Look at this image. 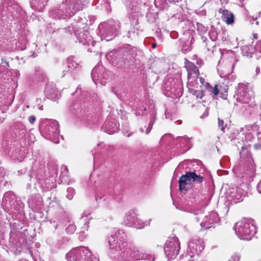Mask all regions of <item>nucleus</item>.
<instances>
[{"label":"nucleus","mask_w":261,"mask_h":261,"mask_svg":"<svg viewBox=\"0 0 261 261\" xmlns=\"http://www.w3.org/2000/svg\"><path fill=\"white\" fill-rule=\"evenodd\" d=\"M126 235L122 230H118L109 239L111 254L120 260L134 261L140 260L141 253L136 248L128 245Z\"/></svg>","instance_id":"obj_1"},{"label":"nucleus","mask_w":261,"mask_h":261,"mask_svg":"<svg viewBox=\"0 0 261 261\" xmlns=\"http://www.w3.org/2000/svg\"><path fill=\"white\" fill-rule=\"evenodd\" d=\"M83 0H65L50 12L55 18L61 19L64 17H71L77 12L83 9Z\"/></svg>","instance_id":"obj_2"},{"label":"nucleus","mask_w":261,"mask_h":261,"mask_svg":"<svg viewBox=\"0 0 261 261\" xmlns=\"http://www.w3.org/2000/svg\"><path fill=\"white\" fill-rule=\"evenodd\" d=\"M238 237L244 240H250L257 232L254 220L250 218H243L237 222L234 227Z\"/></svg>","instance_id":"obj_3"},{"label":"nucleus","mask_w":261,"mask_h":261,"mask_svg":"<svg viewBox=\"0 0 261 261\" xmlns=\"http://www.w3.org/2000/svg\"><path fill=\"white\" fill-rule=\"evenodd\" d=\"M120 29V22L113 19L100 23L98 28L101 38L107 41L112 40Z\"/></svg>","instance_id":"obj_4"},{"label":"nucleus","mask_w":261,"mask_h":261,"mask_svg":"<svg viewBox=\"0 0 261 261\" xmlns=\"http://www.w3.org/2000/svg\"><path fill=\"white\" fill-rule=\"evenodd\" d=\"M40 130L46 139L56 143L58 142L59 125L55 120H44L40 125Z\"/></svg>","instance_id":"obj_5"},{"label":"nucleus","mask_w":261,"mask_h":261,"mask_svg":"<svg viewBox=\"0 0 261 261\" xmlns=\"http://www.w3.org/2000/svg\"><path fill=\"white\" fill-rule=\"evenodd\" d=\"M68 261H99L92 256L91 251L87 247L80 246L71 250L66 255Z\"/></svg>","instance_id":"obj_6"},{"label":"nucleus","mask_w":261,"mask_h":261,"mask_svg":"<svg viewBox=\"0 0 261 261\" xmlns=\"http://www.w3.org/2000/svg\"><path fill=\"white\" fill-rule=\"evenodd\" d=\"M236 100L240 103L248 104L253 97L251 85L248 83H239L236 92Z\"/></svg>","instance_id":"obj_7"},{"label":"nucleus","mask_w":261,"mask_h":261,"mask_svg":"<svg viewBox=\"0 0 261 261\" xmlns=\"http://www.w3.org/2000/svg\"><path fill=\"white\" fill-rule=\"evenodd\" d=\"M203 181V177L200 174H198L195 171L186 172L179 178L178 185L180 191L187 190L186 186L191 184H201Z\"/></svg>","instance_id":"obj_8"},{"label":"nucleus","mask_w":261,"mask_h":261,"mask_svg":"<svg viewBox=\"0 0 261 261\" xmlns=\"http://www.w3.org/2000/svg\"><path fill=\"white\" fill-rule=\"evenodd\" d=\"M180 250V243L178 238L174 237L168 239L164 247L165 253L168 259H174Z\"/></svg>","instance_id":"obj_9"},{"label":"nucleus","mask_w":261,"mask_h":261,"mask_svg":"<svg viewBox=\"0 0 261 261\" xmlns=\"http://www.w3.org/2000/svg\"><path fill=\"white\" fill-rule=\"evenodd\" d=\"M124 222L126 225L137 229H142L149 224V221L143 222L138 218L137 213L134 210H130L126 213Z\"/></svg>","instance_id":"obj_10"},{"label":"nucleus","mask_w":261,"mask_h":261,"mask_svg":"<svg viewBox=\"0 0 261 261\" xmlns=\"http://www.w3.org/2000/svg\"><path fill=\"white\" fill-rule=\"evenodd\" d=\"M164 87L169 96H180L182 94V85L177 80H166L164 81Z\"/></svg>","instance_id":"obj_11"},{"label":"nucleus","mask_w":261,"mask_h":261,"mask_svg":"<svg viewBox=\"0 0 261 261\" xmlns=\"http://www.w3.org/2000/svg\"><path fill=\"white\" fill-rule=\"evenodd\" d=\"M188 248L191 257H193L195 254H198L204 248L203 241L200 239H193L188 244Z\"/></svg>","instance_id":"obj_12"},{"label":"nucleus","mask_w":261,"mask_h":261,"mask_svg":"<svg viewBox=\"0 0 261 261\" xmlns=\"http://www.w3.org/2000/svg\"><path fill=\"white\" fill-rule=\"evenodd\" d=\"M220 218L216 212H212L207 216H205L203 220L200 222L202 227L207 229L213 226V224L219 222Z\"/></svg>","instance_id":"obj_13"},{"label":"nucleus","mask_w":261,"mask_h":261,"mask_svg":"<svg viewBox=\"0 0 261 261\" xmlns=\"http://www.w3.org/2000/svg\"><path fill=\"white\" fill-rule=\"evenodd\" d=\"M121 59L124 64L132 61L137 56L135 48L131 47L129 45H126L125 47L121 48Z\"/></svg>","instance_id":"obj_14"},{"label":"nucleus","mask_w":261,"mask_h":261,"mask_svg":"<svg viewBox=\"0 0 261 261\" xmlns=\"http://www.w3.org/2000/svg\"><path fill=\"white\" fill-rule=\"evenodd\" d=\"M245 141L242 140V143L238 141L239 144H242L241 147V150L240 151L241 158H244L246 155H247L249 152V145L247 144L248 141H251L253 139V136L251 133H247L245 136Z\"/></svg>","instance_id":"obj_15"},{"label":"nucleus","mask_w":261,"mask_h":261,"mask_svg":"<svg viewBox=\"0 0 261 261\" xmlns=\"http://www.w3.org/2000/svg\"><path fill=\"white\" fill-rule=\"evenodd\" d=\"M105 70L104 67L99 65V63L92 69L91 76L94 82L96 83L99 80L107 79L106 74L103 73Z\"/></svg>","instance_id":"obj_16"},{"label":"nucleus","mask_w":261,"mask_h":261,"mask_svg":"<svg viewBox=\"0 0 261 261\" xmlns=\"http://www.w3.org/2000/svg\"><path fill=\"white\" fill-rule=\"evenodd\" d=\"M106 58L111 63L115 65H118L120 63L122 62L121 49L108 53L106 55Z\"/></svg>","instance_id":"obj_17"},{"label":"nucleus","mask_w":261,"mask_h":261,"mask_svg":"<svg viewBox=\"0 0 261 261\" xmlns=\"http://www.w3.org/2000/svg\"><path fill=\"white\" fill-rule=\"evenodd\" d=\"M185 66L188 72V79L189 77H197L199 75V70L195 65L189 61L187 59H185Z\"/></svg>","instance_id":"obj_18"},{"label":"nucleus","mask_w":261,"mask_h":261,"mask_svg":"<svg viewBox=\"0 0 261 261\" xmlns=\"http://www.w3.org/2000/svg\"><path fill=\"white\" fill-rule=\"evenodd\" d=\"M44 92L48 98L55 101L59 98L58 91L57 90L55 85L54 84H46Z\"/></svg>","instance_id":"obj_19"},{"label":"nucleus","mask_w":261,"mask_h":261,"mask_svg":"<svg viewBox=\"0 0 261 261\" xmlns=\"http://www.w3.org/2000/svg\"><path fill=\"white\" fill-rule=\"evenodd\" d=\"M241 50L243 56L249 58H252L255 56L256 58L260 57V55H256L255 48L254 47L253 43L249 45H244L241 47Z\"/></svg>","instance_id":"obj_20"},{"label":"nucleus","mask_w":261,"mask_h":261,"mask_svg":"<svg viewBox=\"0 0 261 261\" xmlns=\"http://www.w3.org/2000/svg\"><path fill=\"white\" fill-rule=\"evenodd\" d=\"M77 39L80 43H81L85 45H92L94 46V42L92 38L87 32H84L82 34H80Z\"/></svg>","instance_id":"obj_21"},{"label":"nucleus","mask_w":261,"mask_h":261,"mask_svg":"<svg viewBox=\"0 0 261 261\" xmlns=\"http://www.w3.org/2000/svg\"><path fill=\"white\" fill-rule=\"evenodd\" d=\"M13 132L16 137H23L26 133L25 126L20 122H15L13 125Z\"/></svg>","instance_id":"obj_22"},{"label":"nucleus","mask_w":261,"mask_h":261,"mask_svg":"<svg viewBox=\"0 0 261 261\" xmlns=\"http://www.w3.org/2000/svg\"><path fill=\"white\" fill-rule=\"evenodd\" d=\"M67 66L66 68H68L70 71L81 67L80 62L75 59L74 56H70L67 59Z\"/></svg>","instance_id":"obj_23"},{"label":"nucleus","mask_w":261,"mask_h":261,"mask_svg":"<svg viewBox=\"0 0 261 261\" xmlns=\"http://www.w3.org/2000/svg\"><path fill=\"white\" fill-rule=\"evenodd\" d=\"M48 0H30L31 8L36 11H40L44 8Z\"/></svg>","instance_id":"obj_24"},{"label":"nucleus","mask_w":261,"mask_h":261,"mask_svg":"<svg viewBox=\"0 0 261 261\" xmlns=\"http://www.w3.org/2000/svg\"><path fill=\"white\" fill-rule=\"evenodd\" d=\"M103 128L106 129L108 134H112L117 131L118 126L116 123H113V122L107 120L103 125Z\"/></svg>","instance_id":"obj_25"},{"label":"nucleus","mask_w":261,"mask_h":261,"mask_svg":"<svg viewBox=\"0 0 261 261\" xmlns=\"http://www.w3.org/2000/svg\"><path fill=\"white\" fill-rule=\"evenodd\" d=\"M222 17L227 24H231L234 22L233 13L227 10L223 11Z\"/></svg>","instance_id":"obj_26"},{"label":"nucleus","mask_w":261,"mask_h":261,"mask_svg":"<svg viewBox=\"0 0 261 261\" xmlns=\"http://www.w3.org/2000/svg\"><path fill=\"white\" fill-rule=\"evenodd\" d=\"M244 191L241 188H237L235 189V192H231L230 196L231 197L235 200V202H238L240 201H242V197L244 195Z\"/></svg>","instance_id":"obj_27"},{"label":"nucleus","mask_w":261,"mask_h":261,"mask_svg":"<svg viewBox=\"0 0 261 261\" xmlns=\"http://www.w3.org/2000/svg\"><path fill=\"white\" fill-rule=\"evenodd\" d=\"M33 78L35 81L45 82L46 79V76L41 70L38 69L36 70Z\"/></svg>","instance_id":"obj_28"},{"label":"nucleus","mask_w":261,"mask_h":261,"mask_svg":"<svg viewBox=\"0 0 261 261\" xmlns=\"http://www.w3.org/2000/svg\"><path fill=\"white\" fill-rule=\"evenodd\" d=\"M188 86L189 91L190 88L195 89L196 88L199 87L198 76H197V77H189V79H188Z\"/></svg>","instance_id":"obj_29"},{"label":"nucleus","mask_w":261,"mask_h":261,"mask_svg":"<svg viewBox=\"0 0 261 261\" xmlns=\"http://www.w3.org/2000/svg\"><path fill=\"white\" fill-rule=\"evenodd\" d=\"M4 198L6 200H9L10 204L13 203L14 204V201H17V198L16 197V195L12 191H8L5 193L4 195Z\"/></svg>","instance_id":"obj_30"},{"label":"nucleus","mask_w":261,"mask_h":261,"mask_svg":"<svg viewBox=\"0 0 261 261\" xmlns=\"http://www.w3.org/2000/svg\"><path fill=\"white\" fill-rule=\"evenodd\" d=\"M240 134L237 130H233L231 132L228 136L230 141L237 140V142H235L234 143L238 148H239V144L238 143V141H239L238 140L240 139Z\"/></svg>","instance_id":"obj_31"},{"label":"nucleus","mask_w":261,"mask_h":261,"mask_svg":"<svg viewBox=\"0 0 261 261\" xmlns=\"http://www.w3.org/2000/svg\"><path fill=\"white\" fill-rule=\"evenodd\" d=\"M154 122V119L153 116L152 115L150 118V122L148 123V126L146 127V126L144 127V128H140V130L142 133L145 132V128L146 129L145 133L146 134H148L150 132L151 129H152V125Z\"/></svg>","instance_id":"obj_32"},{"label":"nucleus","mask_w":261,"mask_h":261,"mask_svg":"<svg viewBox=\"0 0 261 261\" xmlns=\"http://www.w3.org/2000/svg\"><path fill=\"white\" fill-rule=\"evenodd\" d=\"M192 49L191 41L186 40L182 45V52L186 54Z\"/></svg>","instance_id":"obj_33"},{"label":"nucleus","mask_w":261,"mask_h":261,"mask_svg":"<svg viewBox=\"0 0 261 261\" xmlns=\"http://www.w3.org/2000/svg\"><path fill=\"white\" fill-rule=\"evenodd\" d=\"M192 95L195 96L197 98L201 99L204 95L202 89L196 90L193 88H190L189 91Z\"/></svg>","instance_id":"obj_34"},{"label":"nucleus","mask_w":261,"mask_h":261,"mask_svg":"<svg viewBox=\"0 0 261 261\" xmlns=\"http://www.w3.org/2000/svg\"><path fill=\"white\" fill-rule=\"evenodd\" d=\"M205 87L209 92L213 93L214 95H217L218 94L219 91L217 88V85H216L215 87L213 88L209 83H206Z\"/></svg>","instance_id":"obj_35"},{"label":"nucleus","mask_w":261,"mask_h":261,"mask_svg":"<svg viewBox=\"0 0 261 261\" xmlns=\"http://www.w3.org/2000/svg\"><path fill=\"white\" fill-rule=\"evenodd\" d=\"M177 141L180 143V147H184L189 143V139L187 137H180L177 138Z\"/></svg>","instance_id":"obj_36"},{"label":"nucleus","mask_w":261,"mask_h":261,"mask_svg":"<svg viewBox=\"0 0 261 261\" xmlns=\"http://www.w3.org/2000/svg\"><path fill=\"white\" fill-rule=\"evenodd\" d=\"M140 259L147 261H154V257L151 254L146 253H141Z\"/></svg>","instance_id":"obj_37"},{"label":"nucleus","mask_w":261,"mask_h":261,"mask_svg":"<svg viewBox=\"0 0 261 261\" xmlns=\"http://www.w3.org/2000/svg\"><path fill=\"white\" fill-rule=\"evenodd\" d=\"M67 193L66 197L68 199L71 200L72 199L75 193L74 189L71 187H69L67 189Z\"/></svg>","instance_id":"obj_38"},{"label":"nucleus","mask_w":261,"mask_h":261,"mask_svg":"<svg viewBox=\"0 0 261 261\" xmlns=\"http://www.w3.org/2000/svg\"><path fill=\"white\" fill-rule=\"evenodd\" d=\"M254 47L255 48L256 55L258 56V54H261V41H257L255 44H254Z\"/></svg>","instance_id":"obj_39"},{"label":"nucleus","mask_w":261,"mask_h":261,"mask_svg":"<svg viewBox=\"0 0 261 261\" xmlns=\"http://www.w3.org/2000/svg\"><path fill=\"white\" fill-rule=\"evenodd\" d=\"M76 226L74 224H70L66 229L67 233L72 234L75 231Z\"/></svg>","instance_id":"obj_40"},{"label":"nucleus","mask_w":261,"mask_h":261,"mask_svg":"<svg viewBox=\"0 0 261 261\" xmlns=\"http://www.w3.org/2000/svg\"><path fill=\"white\" fill-rule=\"evenodd\" d=\"M254 148L256 150H261V135L258 136V142L254 144Z\"/></svg>","instance_id":"obj_41"},{"label":"nucleus","mask_w":261,"mask_h":261,"mask_svg":"<svg viewBox=\"0 0 261 261\" xmlns=\"http://www.w3.org/2000/svg\"><path fill=\"white\" fill-rule=\"evenodd\" d=\"M198 30L202 33H205L206 31V29L203 27L201 24L197 23Z\"/></svg>","instance_id":"obj_42"},{"label":"nucleus","mask_w":261,"mask_h":261,"mask_svg":"<svg viewBox=\"0 0 261 261\" xmlns=\"http://www.w3.org/2000/svg\"><path fill=\"white\" fill-rule=\"evenodd\" d=\"M218 126L221 129V130L224 131L225 129V127L224 126V121L220 118L218 119Z\"/></svg>","instance_id":"obj_43"},{"label":"nucleus","mask_w":261,"mask_h":261,"mask_svg":"<svg viewBox=\"0 0 261 261\" xmlns=\"http://www.w3.org/2000/svg\"><path fill=\"white\" fill-rule=\"evenodd\" d=\"M240 257L237 254H233L228 261H239Z\"/></svg>","instance_id":"obj_44"},{"label":"nucleus","mask_w":261,"mask_h":261,"mask_svg":"<svg viewBox=\"0 0 261 261\" xmlns=\"http://www.w3.org/2000/svg\"><path fill=\"white\" fill-rule=\"evenodd\" d=\"M89 222L87 221V222H86L85 223V224H84L83 227L82 228V231H81V233L83 232V233H84L85 232V230H87L88 229V227H89Z\"/></svg>","instance_id":"obj_45"},{"label":"nucleus","mask_w":261,"mask_h":261,"mask_svg":"<svg viewBox=\"0 0 261 261\" xmlns=\"http://www.w3.org/2000/svg\"><path fill=\"white\" fill-rule=\"evenodd\" d=\"M198 81H199L200 83H199V87L201 88V86H205V84H204L205 83V80L203 78V77H198Z\"/></svg>","instance_id":"obj_46"},{"label":"nucleus","mask_w":261,"mask_h":261,"mask_svg":"<svg viewBox=\"0 0 261 261\" xmlns=\"http://www.w3.org/2000/svg\"><path fill=\"white\" fill-rule=\"evenodd\" d=\"M36 121V117L35 116H31L29 118V121L30 123L33 124Z\"/></svg>","instance_id":"obj_47"},{"label":"nucleus","mask_w":261,"mask_h":261,"mask_svg":"<svg viewBox=\"0 0 261 261\" xmlns=\"http://www.w3.org/2000/svg\"><path fill=\"white\" fill-rule=\"evenodd\" d=\"M69 69L68 68H66V69H64L62 71V74L61 75L62 77H63L65 76V75L69 71Z\"/></svg>","instance_id":"obj_48"},{"label":"nucleus","mask_w":261,"mask_h":261,"mask_svg":"<svg viewBox=\"0 0 261 261\" xmlns=\"http://www.w3.org/2000/svg\"><path fill=\"white\" fill-rule=\"evenodd\" d=\"M260 71V67L259 66H257L255 68V75H258Z\"/></svg>","instance_id":"obj_49"},{"label":"nucleus","mask_w":261,"mask_h":261,"mask_svg":"<svg viewBox=\"0 0 261 261\" xmlns=\"http://www.w3.org/2000/svg\"><path fill=\"white\" fill-rule=\"evenodd\" d=\"M257 190L258 192L261 194V180H260V181L259 182L257 186Z\"/></svg>","instance_id":"obj_50"},{"label":"nucleus","mask_w":261,"mask_h":261,"mask_svg":"<svg viewBox=\"0 0 261 261\" xmlns=\"http://www.w3.org/2000/svg\"><path fill=\"white\" fill-rule=\"evenodd\" d=\"M185 165V163H181V164H179L178 165V166L177 167V168H176V171L179 170H180L181 168H184Z\"/></svg>","instance_id":"obj_51"},{"label":"nucleus","mask_w":261,"mask_h":261,"mask_svg":"<svg viewBox=\"0 0 261 261\" xmlns=\"http://www.w3.org/2000/svg\"><path fill=\"white\" fill-rule=\"evenodd\" d=\"M203 218V215H200L199 216L196 217L195 219L197 220V222H199L200 221V219Z\"/></svg>","instance_id":"obj_52"},{"label":"nucleus","mask_w":261,"mask_h":261,"mask_svg":"<svg viewBox=\"0 0 261 261\" xmlns=\"http://www.w3.org/2000/svg\"><path fill=\"white\" fill-rule=\"evenodd\" d=\"M197 64H201L203 63L202 61L201 60H197L196 62Z\"/></svg>","instance_id":"obj_53"},{"label":"nucleus","mask_w":261,"mask_h":261,"mask_svg":"<svg viewBox=\"0 0 261 261\" xmlns=\"http://www.w3.org/2000/svg\"><path fill=\"white\" fill-rule=\"evenodd\" d=\"M215 38H214V39H213V38H212V41H208V42L209 43H212V44H213V41H214V40H215Z\"/></svg>","instance_id":"obj_54"},{"label":"nucleus","mask_w":261,"mask_h":261,"mask_svg":"<svg viewBox=\"0 0 261 261\" xmlns=\"http://www.w3.org/2000/svg\"><path fill=\"white\" fill-rule=\"evenodd\" d=\"M156 44H155V43H154V44H153L152 45V47L153 48H155V47H156Z\"/></svg>","instance_id":"obj_55"},{"label":"nucleus","mask_w":261,"mask_h":261,"mask_svg":"<svg viewBox=\"0 0 261 261\" xmlns=\"http://www.w3.org/2000/svg\"><path fill=\"white\" fill-rule=\"evenodd\" d=\"M206 41H207L206 40H203V42L205 43V47L207 45V42H206Z\"/></svg>","instance_id":"obj_56"},{"label":"nucleus","mask_w":261,"mask_h":261,"mask_svg":"<svg viewBox=\"0 0 261 261\" xmlns=\"http://www.w3.org/2000/svg\"><path fill=\"white\" fill-rule=\"evenodd\" d=\"M64 169L66 170V171H67V168L66 166L64 167Z\"/></svg>","instance_id":"obj_57"},{"label":"nucleus","mask_w":261,"mask_h":261,"mask_svg":"<svg viewBox=\"0 0 261 261\" xmlns=\"http://www.w3.org/2000/svg\"><path fill=\"white\" fill-rule=\"evenodd\" d=\"M259 117H260V120H261V112H260V114H259Z\"/></svg>","instance_id":"obj_58"},{"label":"nucleus","mask_w":261,"mask_h":261,"mask_svg":"<svg viewBox=\"0 0 261 261\" xmlns=\"http://www.w3.org/2000/svg\"><path fill=\"white\" fill-rule=\"evenodd\" d=\"M207 50H211V49H210V48H209V47H207Z\"/></svg>","instance_id":"obj_59"}]
</instances>
